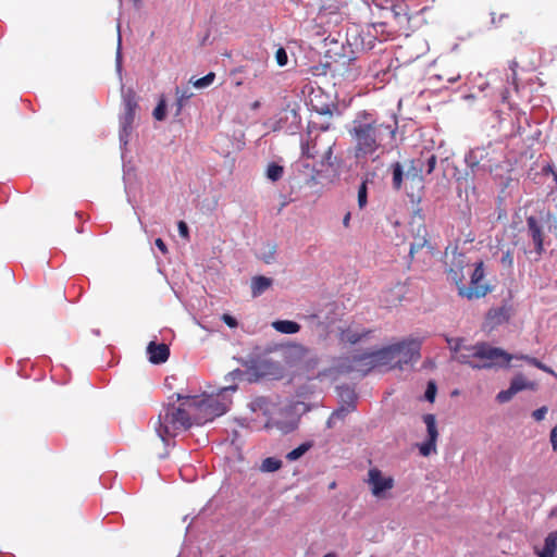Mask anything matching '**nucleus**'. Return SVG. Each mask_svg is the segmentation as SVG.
I'll list each match as a JSON object with an SVG mask.
<instances>
[{
    "label": "nucleus",
    "mask_w": 557,
    "mask_h": 557,
    "mask_svg": "<svg viewBox=\"0 0 557 557\" xmlns=\"http://www.w3.org/2000/svg\"><path fill=\"white\" fill-rule=\"evenodd\" d=\"M397 129L395 115L386 122L371 111H359L347 128L352 157L358 162L375 161L386 151V146L395 140Z\"/></svg>",
    "instance_id": "nucleus-1"
},
{
    "label": "nucleus",
    "mask_w": 557,
    "mask_h": 557,
    "mask_svg": "<svg viewBox=\"0 0 557 557\" xmlns=\"http://www.w3.org/2000/svg\"><path fill=\"white\" fill-rule=\"evenodd\" d=\"M448 276L456 284L458 294L469 300L479 299L487 294L484 278V263L480 261L473 270L470 269L463 253L454 252L449 260Z\"/></svg>",
    "instance_id": "nucleus-2"
},
{
    "label": "nucleus",
    "mask_w": 557,
    "mask_h": 557,
    "mask_svg": "<svg viewBox=\"0 0 557 557\" xmlns=\"http://www.w3.org/2000/svg\"><path fill=\"white\" fill-rule=\"evenodd\" d=\"M178 406L168 405L160 413L154 423V429L162 442L166 443L170 437L176 436L180 432L188 430L193 424L190 410L180 399Z\"/></svg>",
    "instance_id": "nucleus-3"
},
{
    "label": "nucleus",
    "mask_w": 557,
    "mask_h": 557,
    "mask_svg": "<svg viewBox=\"0 0 557 557\" xmlns=\"http://www.w3.org/2000/svg\"><path fill=\"white\" fill-rule=\"evenodd\" d=\"M177 399H184V405L190 410L193 422L197 425L210 422L227 411V404L221 399L220 395L182 396L177 394Z\"/></svg>",
    "instance_id": "nucleus-4"
},
{
    "label": "nucleus",
    "mask_w": 557,
    "mask_h": 557,
    "mask_svg": "<svg viewBox=\"0 0 557 557\" xmlns=\"http://www.w3.org/2000/svg\"><path fill=\"white\" fill-rule=\"evenodd\" d=\"M446 342L453 352V358L474 369L487 368V344L479 342L470 344L466 338L446 337Z\"/></svg>",
    "instance_id": "nucleus-5"
},
{
    "label": "nucleus",
    "mask_w": 557,
    "mask_h": 557,
    "mask_svg": "<svg viewBox=\"0 0 557 557\" xmlns=\"http://www.w3.org/2000/svg\"><path fill=\"white\" fill-rule=\"evenodd\" d=\"M393 171V187L396 190H399L403 187V178L406 176L407 183L411 191H408L409 196H413L414 190L421 191L424 188V177L421 173V168L419 162H411L407 166L406 172H404V166L399 162H395L392 164Z\"/></svg>",
    "instance_id": "nucleus-6"
},
{
    "label": "nucleus",
    "mask_w": 557,
    "mask_h": 557,
    "mask_svg": "<svg viewBox=\"0 0 557 557\" xmlns=\"http://www.w3.org/2000/svg\"><path fill=\"white\" fill-rule=\"evenodd\" d=\"M394 345H389L375 351L354 356L351 359V368L367 373L375 367L388 366L394 362L397 357Z\"/></svg>",
    "instance_id": "nucleus-7"
},
{
    "label": "nucleus",
    "mask_w": 557,
    "mask_h": 557,
    "mask_svg": "<svg viewBox=\"0 0 557 557\" xmlns=\"http://www.w3.org/2000/svg\"><path fill=\"white\" fill-rule=\"evenodd\" d=\"M371 493L379 499H385L388 493L395 486V480L391 475H385L379 468H370L368 471V479L366 480Z\"/></svg>",
    "instance_id": "nucleus-8"
},
{
    "label": "nucleus",
    "mask_w": 557,
    "mask_h": 557,
    "mask_svg": "<svg viewBox=\"0 0 557 557\" xmlns=\"http://www.w3.org/2000/svg\"><path fill=\"white\" fill-rule=\"evenodd\" d=\"M393 345L394 348H396L395 354L397 356H400V358L397 361L399 368H401L403 363H414L421 357V342L417 338H408Z\"/></svg>",
    "instance_id": "nucleus-9"
},
{
    "label": "nucleus",
    "mask_w": 557,
    "mask_h": 557,
    "mask_svg": "<svg viewBox=\"0 0 557 557\" xmlns=\"http://www.w3.org/2000/svg\"><path fill=\"white\" fill-rule=\"evenodd\" d=\"M319 141H320V138H319V136H317L311 143H307V144L302 145L301 146L302 154L306 156L307 158H311V159H314V158L321 156L322 164L333 165L332 156H333L334 141L329 144L324 148V150L320 149Z\"/></svg>",
    "instance_id": "nucleus-10"
},
{
    "label": "nucleus",
    "mask_w": 557,
    "mask_h": 557,
    "mask_svg": "<svg viewBox=\"0 0 557 557\" xmlns=\"http://www.w3.org/2000/svg\"><path fill=\"white\" fill-rule=\"evenodd\" d=\"M487 152L484 147H475L466 156V163L474 176H484Z\"/></svg>",
    "instance_id": "nucleus-11"
},
{
    "label": "nucleus",
    "mask_w": 557,
    "mask_h": 557,
    "mask_svg": "<svg viewBox=\"0 0 557 557\" xmlns=\"http://www.w3.org/2000/svg\"><path fill=\"white\" fill-rule=\"evenodd\" d=\"M124 112L121 116V125L124 132L129 128L135 120V113L138 108L136 95L129 90L123 97Z\"/></svg>",
    "instance_id": "nucleus-12"
},
{
    "label": "nucleus",
    "mask_w": 557,
    "mask_h": 557,
    "mask_svg": "<svg viewBox=\"0 0 557 557\" xmlns=\"http://www.w3.org/2000/svg\"><path fill=\"white\" fill-rule=\"evenodd\" d=\"M423 422L426 425L429 440L420 446V453L428 456L432 450H435V443L438 436L435 416L426 413L423 416Z\"/></svg>",
    "instance_id": "nucleus-13"
},
{
    "label": "nucleus",
    "mask_w": 557,
    "mask_h": 557,
    "mask_svg": "<svg viewBox=\"0 0 557 557\" xmlns=\"http://www.w3.org/2000/svg\"><path fill=\"white\" fill-rule=\"evenodd\" d=\"M528 226V235L531 237L535 251L537 255H541L544 250L543 248V227L540 225L537 219L535 216H529L527 219Z\"/></svg>",
    "instance_id": "nucleus-14"
},
{
    "label": "nucleus",
    "mask_w": 557,
    "mask_h": 557,
    "mask_svg": "<svg viewBox=\"0 0 557 557\" xmlns=\"http://www.w3.org/2000/svg\"><path fill=\"white\" fill-rule=\"evenodd\" d=\"M147 352L151 363L160 364L169 359L170 348L166 344H156L154 342H150L147 347Z\"/></svg>",
    "instance_id": "nucleus-15"
},
{
    "label": "nucleus",
    "mask_w": 557,
    "mask_h": 557,
    "mask_svg": "<svg viewBox=\"0 0 557 557\" xmlns=\"http://www.w3.org/2000/svg\"><path fill=\"white\" fill-rule=\"evenodd\" d=\"M529 383H527L522 376L515 377L508 389L502 391L497 394L496 399L500 403H507L509 401L513 395H516L518 392L529 387Z\"/></svg>",
    "instance_id": "nucleus-16"
},
{
    "label": "nucleus",
    "mask_w": 557,
    "mask_h": 557,
    "mask_svg": "<svg viewBox=\"0 0 557 557\" xmlns=\"http://www.w3.org/2000/svg\"><path fill=\"white\" fill-rule=\"evenodd\" d=\"M410 161L420 163L422 174H431L436 166L437 157L431 150H423L417 158H413Z\"/></svg>",
    "instance_id": "nucleus-17"
},
{
    "label": "nucleus",
    "mask_w": 557,
    "mask_h": 557,
    "mask_svg": "<svg viewBox=\"0 0 557 557\" xmlns=\"http://www.w3.org/2000/svg\"><path fill=\"white\" fill-rule=\"evenodd\" d=\"M515 356L506 352L500 348H490V368L492 367H508Z\"/></svg>",
    "instance_id": "nucleus-18"
},
{
    "label": "nucleus",
    "mask_w": 557,
    "mask_h": 557,
    "mask_svg": "<svg viewBox=\"0 0 557 557\" xmlns=\"http://www.w3.org/2000/svg\"><path fill=\"white\" fill-rule=\"evenodd\" d=\"M511 307L507 305H503L493 311L490 310V326H495L508 322L511 317Z\"/></svg>",
    "instance_id": "nucleus-19"
},
{
    "label": "nucleus",
    "mask_w": 557,
    "mask_h": 557,
    "mask_svg": "<svg viewBox=\"0 0 557 557\" xmlns=\"http://www.w3.org/2000/svg\"><path fill=\"white\" fill-rule=\"evenodd\" d=\"M272 285V280L265 276H255L251 281V293L253 297L260 296Z\"/></svg>",
    "instance_id": "nucleus-20"
},
{
    "label": "nucleus",
    "mask_w": 557,
    "mask_h": 557,
    "mask_svg": "<svg viewBox=\"0 0 557 557\" xmlns=\"http://www.w3.org/2000/svg\"><path fill=\"white\" fill-rule=\"evenodd\" d=\"M557 549V530L550 532L544 542V547L540 553V557H555V553Z\"/></svg>",
    "instance_id": "nucleus-21"
},
{
    "label": "nucleus",
    "mask_w": 557,
    "mask_h": 557,
    "mask_svg": "<svg viewBox=\"0 0 557 557\" xmlns=\"http://www.w3.org/2000/svg\"><path fill=\"white\" fill-rule=\"evenodd\" d=\"M275 331L283 334H295L300 330V325L289 320H277L272 323Z\"/></svg>",
    "instance_id": "nucleus-22"
},
{
    "label": "nucleus",
    "mask_w": 557,
    "mask_h": 557,
    "mask_svg": "<svg viewBox=\"0 0 557 557\" xmlns=\"http://www.w3.org/2000/svg\"><path fill=\"white\" fill-rule=\"evenodd\" d=\"M368 333L369 332L359 333L357 331L348 329L342 332L341 339L349 344H356L360 342L366 335H368Z\"/></svg>",
    "instance_id": "nucleus-23"
},
{
    "label": "nucleus",
    "mask_w": 557,
    "mask_h": 557,
    "mask_svg": "<svg viewBox=\"0 0 557 557\" xmlns=\"http://www.w3.org/2000/svg\"><path fill=\"white\" fill-rule=\"evenodd\" d=\"M311 447H312V444L310 442L302 443L295 449L290 450L286 455V459L288 461H295V460L299 459L301 456H304Z\"/></svg>",
    "instance_id": "nucleus-24"
},
{
    "label": "nucleus",
    "mask_w": 557,
    "mask_h": 557,
    "mask_svg": "<svg viewBox=\"0 0 557 557\" xmlns=\"http://www.w3.org/2000/svg\"><path fill=\"white\" fill-rule=\"evenodd\" d=\"M282 467V461L280 459H276L274 457H268L263 459L261 463V471L263 472H275L280 470Z\"/></svg>",
    "instance_id": "nucleus-25"
},
{
    "label": "nucleus",
    "mask_w": 557,
    "mask_h": 557,
    "mask_svg": "<svg viewBox=\"0 0 557 557\" xmlns=\"http://www.w3.org/2000/svg\"><path fill=\"white\" fill-rule=\"evenodd\" d=\"M284 173V169L282 165L277 163H270L267 169V177L272 182L278 181Z\"/></svg>",
    "instance_id": "nucleus-26"
},
{
    "label": "nucleus",
    "mask_w": 557,
    "mask_h": 557,
    "mask_svg": "<svg viewBox=\"0 0 557 557\" xmlns=\"http://www.w3.org/2000/svg\"><path fill=\"white\" fill-rule=\"evenodd\" d=\"M517 358L521 359V360H525L529 364L534 366L537 369H540V370H542V371H544L546 373L555 375L553 369H550L549 367H547L546 364H544L543 362H541L539 359H536L534 357L522 355V356H519Z\"/></svg>",
    "instance_id": "nucleus-27"
},
{
    "label": "nucleus",
    "mask_w": 557,
    "mask_h": 557,
    "mask_svg": "<svg viewBox=\"0 0 557 557\" xmlns=\"http://www.w3.org/2000/svg\"><path fill=\"white\" fill-rule=\"evenodd\" d=\"M354 410H355V404L348 403L346 406H342L341 408L336 409L332 413L330 421L335 420V419L344 420L346 418V416Z\"/></svg>",
    "instance_id": "nucleus-28"
},
{
    "label": "nucleus",
    "mask_w": 557,
    "mask_h": 557,
    "mask_svg": "<svg viewBox=\"0 0 557 557\" xmlns=\"http://www.w3.org/2000/svg\"><path fill=\"white\" fill-rule=\"evenodd\" d=\"M368 203V182L363 181L358 187V207L363 209Z\"/></svg>",
    "instance_id": "nucleus-29"
},
{
    "label": "nucleus",
    "mask_w": 557,
    "mask_h": 557,
    "mask_svg": "<svg viewBox=\"0 0 557 557\" xmlns=\"http://www.w3.org/2000/svg\"><path fill=\"white\" fill-rule=\"evenodd\" d=\"M214 78H215V74L213 72H210L207 75H205L203 77L197 78V79L193 81L191 83L195 88L201 89V88H206V87L210 86L214 82Z\"/></svg>",
    "instance_id": "nucleus-30"
},
{
    "label": "nucleus",
    "mask_w": 557,
    "mask_h": 557,
    "mask_svg": "<svg viewBox=\"0 0 557 557\" xmlns=\"http://www.w3.org/2000/svg\"><path fill=\"white\" fill-rule=\"evenodd\" d=\"M152 114L157 121H163L165 119L166 103L163 98L160 99V101L158 102L157 107L154 108Z\"/></svg>",
    "instance_id": "nucleus-31"
},
{
    "label": "nucleus",
    "mask_w": 557,
    "mask_h": 557,
    "mask_svg": "<svg viewBox=\"0 0 557 557\" xmlns=\"http://www.w3.org/2000/svg\"><path fill=\"white\" fill-rule=\"evenodd\" d=\"M426 244L428 239L424 235L417 237L416 240L410 245L409 255L413 257V255L425 247Z\"/></svg>",
    "instance_id": "nucleus-32"
},
{
    "label": "nucleus",
    "mask_w": 557,
    "mask_h": 557,
    "mask_svg": "<svg viewBox=\"0 0 557 557\" xmlns=\"http://www.w3.org/2000/svg\"><path fill=\"white\" fill-rule=\"evenodd\" d=\"M275 59L280 66H284L287 64L288 57L284 48H278L276 50Z\"/></svg>",
    "instance_id": "nucleus-33"
},
{
    "label": "nucleus",
    "mask_w": 557,
    "mask_h": 557,
    "mask_svg": "<svg viewBox=\"0 0 557 557\" xmlns=\"http://www.w3.org/2000/svg\"><path fill=\"white\" fill-rule=\"evenodd\" d=\"M436 394V385L434 382H429L426 391H425V398L429 401H433Z\"/></svg>",
    "instance_id": "nucleus-34"
},
{
    "label": "nucleus",
    "mask_w": 557,
    "mask_h": 557,
    "mask_svg": "<svg viewBox=\"0 0 557 557\" xmlns=\"http://www.w3.org/2000/svg\"><path fill=\"white\" fill-rule=\"evenodd\" d=\"M517 67H518V62L517 61H511L510 65H509V69L511 71V85L515 87L516 90L518 89Z\"/></svg>",
    "instance_id": "nucleus-35"
},
{
    "label": "nucleus",
    "mask_w": 557,
    "mask_h": 557,
    "mask_svg": "<svg viewBox=\"0 0 557 557\" xmlns=\"http://www.w3.org/2000/svg\"><path fill=\"white\" fill-rule=\"evenodd\" d=\"M547 410H548V409H547V407H546V406H543V407H541V408H539V409L534 410V411H533V413H532V417H533L536 421H542V420L545 418V416H546V413H547Z\"/></svg>",
    "instance_id": "nucleus-36"
},
{
    "label": "nucleus",
    "mask_w": 557,
    "mask_h": 557,
    "mask_svg": "<svg viewBox=\"0 0 557 557\" xmlns=\"http://www.w3.org/2000/svg\"><path fill=\"white\" fill-rule=\"evenodd\" d=\"M222 321H223L227 326H230V327H232V329H233V327H236V326L238 325L237 320H236L234 317H232V315H230V314H227V313H224V314L222 315Z\"/></svg>",
    "instance_id": "nucleus-37"
},
{
    "label": "nucleus",
    "mask_w": 557,
    "mask_h": 557,
    "mask_svg": "<svg viewBox=\"0 0 557 557\" xmlns=\"http://www.w3.org/2000/svg\"><path fill=\"white\" fill-rule=\"evenodd\" d=\"M177 227H178V233H180L181 237L188 238L189 232H188L187 224L184 221H180L177 223Z\"/></svg>",
    "instance_id": "nucleus-38"
},
{
    "label": "nucleus",
    "mask_w": 557,
    "mask_h": 557,
    "mask_svg": "<svg viewBox=\"0 0 557 557\" xmlns=\"http://www.w3.org/2000/svg\"><path fill=\"white\" fill-rule=\"evenodd\" d=\"M550 444L554 451H557V424L550 431Z\"/></svg>",
    "instance_id": "nucleus-39"
},
{
    "label": "nucleus",
    "mask_w": 557,
    "mask_h": 557,
    "mask_svg": "<svg viewBox=\"0 0 557 557\" xmlns=\"http://www.w3.org/2000/svg\"><path fill=\"white\" fill-rule=\"evenodd\" d=\"M317 111L321 115H327V116H332L333 115V109L330 106H327V104L322 106Z\"/></svg>",
    "instance_id": "nucleus-40"
},
{
    "label": "nucleus",
    "mask_w": 557,
    "mask_h": 557,
    "mask_svg": "<svg viewBox=\"0 0 557 557\" xmlns=\"http://www.w3.org/2000/svg\"><path fill=\"white\" fill-rule=\"evenodd\" d=\"M156 246L158 247V249L163 253V255H166L168 253V247L165 245V243L161 239V238H157L156 242H154Z\"/></svg>",
    "instance_id": "nucleus-41"
},
{
    "label": "nucleus",
    "mask_w": 557,
    "mask_h": 557,
    "mask_svg": "<svg viewBox=\"0 0 557 557\" xmlns=\"http://www.w3.org/2000/svg\"><path fill=\"white\" fill-rule=\"evenodd\" d=\"M268 401L265 398L263 397H260V398H257L253 403H252V409L256 410V408H262L264 405H267Z\"/></svg>",
    "instance_id": "nucleus-42"
},
{
    "label": "nucleus",
    "mask_w": 557,
    "mask_h": 557,
    "mask_svg": "<svg viewBox=\"0 0 557 557\" xmlns=\"http://www.w3.org/2000/svg\"><path fill=\"white\" fill-rule=\"evenodd\" d=\"M502 262L503 264H507L508 267H510L512 264V257L509 252H507L506 255L503 256L502 258Z\"/></svg>",
    "instance_id": "nucleus-43"
},
{
    "label": "nucleus",
    "mask_w": 557,
    "mask_h": 557,
    "mask_svg": "<svg viewBox=\"0 0 557 557\" xmlns=\"http://www.w3.org/2000/svg\"><path fill=\"white\" fill-rule=\"evenodd\" d=\"M188 98H189V96H188V95H185V94H183V95H181V96L178 97V99H177V106H178V108H177V112H180V111H181V109H182V107H183V102H184V100H186V99H188Z\"/></svg>",
    "instance_id": "nucleus-44"
},
{
    "label": "nucleus",
    "mask_w": 557,
    "mask_h": 557,
    "mask_svg": "<svg viewBox=\"0 0 557 557\" xmlns=\"http://www.w3.org/2000/svg\"><path fill=\"white\" fill-rule=\"evenodd\" d=\"M350 218H351V213L350 212H347L343 219V225L345 227H349L350 225Z\"/></svg>",
    "instance_id": "nucleus-45"
},
{
    "label": "nucleus",
    "mask_w": 557,
    "mask_h": 557,
    "mask_svg": "<svg viewBox=\"0 0 557 557\" xmlns=\"http://www.w3.org/2000/svg\"><path fill=\"white\" fill-rule=\"evenodd\" d=\"M259 107H260V102H259V101H255V102L252 103V106H251V108H252L253 110L258 109Z\"/></svg>",
    "instance_id": "nucleus-46"
},
{
    "label": "nucleus",
    "mask_w": 557,
    "mask_h": 557,
    "mask_svg": "<svg viewBox=\"0 0 557 557\" xmlns=\"http://www.w3.org/2000/svg\"><path fill=\"white\" fill-rule=\"evenodd\" d=\"M323 557H337L335 553H327Z\"/></svg>",
    "instance_id": "nucleus-47"
},
{
    "label": "nucleus",
    "mask_w": 557,
    "mask_h": 557,
    "mask_svg": "<svg viewBox=\"0 0 557 557\" xmlns=\"http://www.w3.org/2000/svg\"><path fill=\"white\" fill-rule=\"evenodd\" d=\"M553 230H554L555 234L557 235V220L555 221V223L553 225Z\"/></svg>",
    "instance_id": "nucleus-48"
},
{
    "label": "nucleus",
    "mask_w": 557,
    "mask_h": 557,
    "mask_svg": "<svg viewBox=\"0 0 557 557\" xmlns=\"http://www.w3.org/2000/svg\"><path fill=\"white\" fill-rule=\"evenodd\" d=\"M335 485H336V483H335V482H332V483L330 484V488H334V487H335Z\"/></svg>",
    "instance_id": "nucleus-49"
}]
</instances>
